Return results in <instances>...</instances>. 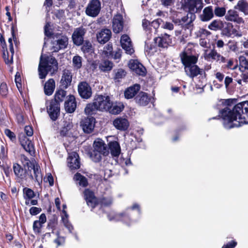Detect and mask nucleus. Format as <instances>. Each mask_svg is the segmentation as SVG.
Returning <instances> with one entry per match:
<instances>
[{"mask_svg":"<svg viewBox=\"0 0 248 248\" xmlns=\"http://www.w3.org/2000/svg\"><path fill=\"white\" fill-rule=\"evenodd\" d=\"M220 112L224 120L223 125L226 129L248 124V101L238 103L232 109L226 107Z\"/></svg>","mask_w":248,"mask_h":248,"instance_id":"nucleus-1","label":"nucleus"},{"mask_svg":"<svg viewBox=\"0 0 248 248\" xmlns=\"http://www.w3.org/2000/svg\"><path fill=\"white\" fill-rule=\"evenodd\" d=\"M23 158L25 161L23 164L24 168L18 163H13V170L16 182L22 183L24 181L34 180L37 182H42L43 176L39 164L31 162L24 155Z\"/></svg>","mask_w":248,"mask_h":248,"instance_id":"nucleus-2","label":"nucleus"},{"mask_svg":"<svg viewBox=\"0 0 248 248\" xmlns=\"http://www.w3.org/2000/svg\"><path fill=\"white\" fill-rule=\"evenodd\" d=\"M52 68L54 71L58 69V63L56 58L52 56L43 57L42 55L38 66L39 78H45Z\"/></svg>","mask_w":248,"mask_h":248,"instance_id":"nucleus-3","label":"nucleus"},{"mask_svg":"<svg viewBox=\"0 0 248 248\" xmlns=\"http://www.w3.org/2000/svg\"><path fill=\"white\" fill-rule=\"evenodd\" d=\"M181 8L191 15L189 23L196 18L195 13H200L203 6L202 0H182Z\"/></svg>","mask_w":248,"mask_h":248,"instance_id":"nucleus-4","label":"nucleus"},{"mask_svg":"<svg viewBox=\"0 0 248 248\" xmlns=\"http://www.w3.org/2000/svg\"><path fill=\"white\" fill-rule=\"evenodd\" d=\"M220 31L221 36L225 38L240 37L242 36L239 25H233L225 21H223Z\"/></svg>","mask_w":248,"mask_h":248,"instance_id":"nucleus-5","label":"nucleus"},{"mask_svg":"<svg viewBox=\"0 0 248 248\" xmlns=\"http://www.w3.org/2000/svg\"><path fill=\"white\" fill-rule=\"evenodd\" d=\"M52 44L53 45V52H58L61 49H65L67 47L68 38L62 32H56L54 35Z\"/></svg>","mask_w":248,"mask_h":248,"instance_id":"nucleus-6","label":"nucleus"},{"mask_svg":"<svg viewBox=\"0 0 248 248\" xmlns=\"http://www.w3.org/2000/svg\"><path fill=\"white\" fill-rule=\"evenodd\" d=\"M184 70L186 75L191 78H194L198 75L201 76L202 78H206L207 74L205 70L200 68L196 64L185 68Z\"/></svg>","mask_w":248,"mask_h":248,"instance_id":"nucleus-7","label":"nucleus"},{"mask_svg":"<svg viewBox=\"0 0 248 248\" xmlns=\"http://www.w3.org/2000/svg\"><path fill=\"white\" fill-rule=\"evenodd\" d=\"M179 57L181 62L184 66V68L188 67V66L191 65L196 64L198 61V56L189 54L185 50L180 54Z\"/></svg>","mask_w":248,"mask_h":248,"instance_id":"nucleus-8","label":"nucleus"},{"mask_svg":"<svg viewBox=\"0 0 248 248\" xmlns=\"http://www.w3.org/2000/svg\"><path fill=\"white\" fill-rule=\"evenodd\" d=\"M78 91L81 98L84 99L90 98L93 94L92 88L86 81H81L78 83Z\"/></svg>","mask_w":248,"mask_h":248,"instance_id":"nucleus-9","label":"nucleus"},{"mask_svg":"<svg viewBox=\"0 0 248 248\" xmlns=\"http://www.w3.org/2000/svg\"><path fill=\"white\" fill-rule=\"evenodd\" d=\"M101 3L99 0H91L86 9V14L91 17H95L99 13Z\"/></svg>","mask_w":248,"mask_h":248,"instance_id":"nucleus-10","label":"nucleus"},{"mask_svg":"<svg viewBox=\"0 0 248 248\" xmlns=\"http://www.w3.org/2000/svg\"><path fill=\"white\" fill-rule=\"evenodd\" d=\"M95 123L96 120L93 117H86L81 120L80 125L85 133L90 134L94 130Z\"/></svg>","mask_w":248,"mask_h":248,"instance_id":"nucleus-11","label":"nucleus"},{"mask_svg":"<svg viewBox=\"0 0 248 248\" xmlns=\"http://www.w3.org/2000/svg\"><path fill=\"white\" fill-rule=\"evenodd\" d=\"M86 32V30L83 26L76 28L72 35L73 43L78 46L81 45L84 42V37Z\"/></svg>","mask_w":248,"mask_h":248,"instance_id":"nucleus-12","label":"nucleus"},{"mask_svg":"<svg viewBox=\"0 0 248 248\" xmlns=\"http://www.w3.org/2000/svg\"><path fill=\"white\" fill-rule=\"evenodd\" d=\"M47 112L52 121H56L60 116V104L50 101V104L46 107Z\"/></svg>","mask_w":248,"mask_h":248,"instance_id":"nucleus-13","label":"nucleus"},{"mask_svg":"<svg viewBox=\"0 0 248 248\" xmlns=\"http://www.w3.org/2000/svg\"><path fill=\"white\" fill-rule=\"evenodd\" d=\"M98 107L99 108V110H106L107 111L110 106L111 103V100L109 96L103 95H97L95 96L94 99Z\"/></svg>","mask_w":248,"mask_h":248,"instance_id":"nucleus-14","label":"nucleus"},{"mask_svg":"<svg viewBox=\"0 0 248 248\" xmlns=\"http://www.w3.org/2000/svg\"><path fill=\"white\" fill-rule=\"evenodd\" d=\"M128 65L129 68L137 75L143 77L146 75V68L137 60H131Z\"/></svg>","mask_w":248,"mask_h":248,"instance_id":"nucleus-15","label":"nucleus"},{"mask_svg":"<svg viewBox=\"0 0 248 248\" xmlns=\"http://www.w3.org/2000/svg\"><path fill=\"white\" fill-rule=\"evenodd\" d=\"M83 194L84 199L88 206L94 209L98 205L97 198L93 190L89 188H86L83 191Z\"/></svg>","mask_w":248,"mask_h":248,"instance_id":"nucleus-16","label":"nucleus"},{"mask_svg":"<svg viewBox=\"0 0 248 248\" xmlns=\"http://www.w3.org/2000/svg\"><path fill=\"white\" fill-rule=\"evenodd\" d=\"M225 18L228 21L233 22L235 25H239L240 27L241 24L243 25L245 23L244 19L240 17L238 12L234 10H228Z\"/></svg>","mask_w":248,"mask_h":248,"instance_id":"nucleus-17","label":"nucleus"},{"mask_svg":"<svg viewBox=\"0 0 248 248\" xmlns=\"http://www.w3.org/2000/svg\"><path fill=\"white\" fill-rule=\"evenodd\" d=\"M68 166L71 170H78L80 167V158L78 154L73 152L69 154L67 158Z\"/></svg>","mask_w":248,"mask_h":248,"instance_id":"nucleus-18","label":"nucleus"},{"mask_svg":"<svg viewBox=\"0 0 248 248\" xmlns=\"http://www.w3.org/2000/svg\"><path fill=\"white\" fill-rule=\"evenodd\" d=\"M72 77V72L70 70L64 69L60 80L61 87L64 89H67L71 85Z\"/></svg>","mask_w":248,"mask_h":248,"instance_id":"nucleus-19","label":"nucleus"},{"mask_svg":"<svg viewBox=\"0 0 248 248\" xmlns=\"http://www.w3.org/2000/svg\"><path fill=\"white\" fill-rule=\"evenodd\" d=\"M93 149L103 154V156H108L109 154V151L107 145L105 143L104 141L101 139H97L93 141Z\"/></svg>","mask_w":248,"mask_h":248,"instance_id":"nucleus-20","label":"nucleus"},{"mask_svg":"<svg viewBox=\"0 0 248 248\" xmlns=\"http://www.w3.org/2000/svg\"><path fill=\"white\" fill-rule=\"evenodd\" d=\"M120 42L122 47L125 50L126 54L131 55L134 52V50L132 46V42L128 35L123 34L122 35Z\"/></svg>","mask_w":248,"mask_h":248,"instance_id":"nucleus-21","label":"nucleus"},{"mask_svg":"<svg viewBox=\"0 0 248 248\" xmlns=\"http://www.w3.org/2000/svg\"><path fill=\"white\" fill-rule=\"evenodd\" d=\"M135 102L140 106H146L151 101V97L145 92L141 91L134 98Z\"/></svg>","mask_w":248,"mask_h":248,"instance_id":"nucleus-22","label":"nucleus"},{"mask_svg":"<svg viewBox=\"0 0 248 248\" xmlns=\"http://www.w3.org/2000/svg\"><path fill=\"white\" fill-rule=\"evenodd\" d=\"M77 106V102L74 95L70 94L64 102V108L67 113H72L75 112Z\"/></svg>","mask_w":248,"mask_h":248,"instance_id":"nucleus-23","label":"nucleus"},{"mask_svg":"<svg viewBox=\"0 0 248 248\" xmlns=\"http://www.w3.org/2000/svg\"><path fill=\"white\" fill-rule=\"evenodd\" d=\"M176 128L175 130V135L172 138V141L176 142L179 139L180 134L186 131L187 129V125L184 121L180 119H177L175 121Z\"/></svg>","mask_w":248,"mask_h":248,"instance_id":"nucleus-24","label":"nucleus"},{"mask_svg":"<svg viewBox=\"0 0 248 248\" xmlns=\"http://www.w3.org/2000/svg\"><path fill=\"white\" fill-rule=\"evenodd\" d=\"M114 126L120 131H126L129 126L128 120L125 118L119 117L115 119L113 121Z\"/></svg>","mask_w":248,"mask_h":248,"instance_id":"nucleus-25","label":"nucleus"},{"mask_svg":"<svg viewBox=\"0 0 248 248\" xmlns=\"http://www.w3.org/2000/svg\"><path fill=\"white\" fill-rule=\"evenodd\" d=\"M123 28L124 21L123 16L120 14H117L113 18V31L115 33H118L123 31Z\"/></svg>","mask_w":248,"mask_h":248,"instance_id":"nucleus-26","label":"nucleus"},{"mask_svg":"<svg viewBox=\"0 0 248 248\" xmlns=\"http://www.w3.org/2000/svg\"><path fill=\"white\" fill-rule=\"evenodd\" d=\"M119 216V221L122 222L128 227L131 226L134 222V220L131 217V211L128 210L120 213Z\"/></svg>","mask_w":248,"mask_h":248,"instance_id":"nucleus-27","label":"nucleus"},{"mask_svg":"<svg viewBox=\"0 0 248 248\" xmlns=\"http://www.w3.org/2000/svg\"><path fill=\"white\" fill-rule=\"evenodd\" d=\"M140 89V85L137 83L127 88L124 92V97L127 99L135 97Z\"/></svg>","mask_w":248,"mask_h":248,"instance_id":"nucleus-28","label":"nucleus"},{"mask_svg":"<svg viewBox=\"0 0 248 248\" xmlns=\"http://www.w3.org/2000/svg\"><path fill=\"white\" fill-rule=\"evenodd\" d=\"M111 31L108 29H102L96 35L97 41L101 44H104L109 41L111 37Z\"/></svg>","mask_w":248,"mask_h":248,"instance_id":"nucleus-29","label":"nucleus"},{"mask_svg":"<svg viewBox=\"0 0 248 248\" xmlns=\"http://www.w3.org/2000/svg\"><path fill=\"white\" fill-rule=\"evenodd\" d=\"M154 41L159 47L165 48L167 47L171 44V39L170 35L165 33L164 35L162 34L161 36L155 38Z\"/></svg>","mask_w":248,"mask_h":248,"instance_id":"nucleus-30","label":"nucleus"},{"mask_svg":"<svg viewBox=\"0 0 248 248\" xmlns=\"http://www.w3.org/2000/svg\"><path fill=\"white\" fill-rule=\"evenodd\" d=\"M10 107L16 115L17 123L24 124V118L21 108L18 106H15L12 102H10Z\"/></svg>","mask_w":248,"mask_h":248,"instance_id":"nucleus-31","label":"nucleus"},{"mask_svg":"<svg viewBox=\"0 0 248 248\" xmlns=\"http://www.w3.org/2000/svg\"><path fill=\"white\" fill-rule=\"evenodd\" d=\"M214 17V12L212 6H209L205 7L202 11V14L200 15L199 18L202 21L207 22Z\"/></svg>","mask_w":248,"mask_h":248,"instance_id":"nucleus-32","label":"nucleus"},{"mask_svg":"<svg viewBox=\"0 0 248 248\" xmlns=\"http://www.w3.org/2000/svg\"><path fill=\"white\" fill-rule=\"evenodd\" d=\"M108 107L109 108L107 111L112 114L116 115L120 114L124 110V106L122 102L113 103L111 101Z\"/></svg>","mask_w":248,"mask_h":248,"instance_id":"nucleus-33","label":"nucleus"},{"mask_svg":"<svg viewBox=\"0 0 248 248\" xmlns=\"http://www.w3.org/2000/svg\"><path fill=\"white\" fill-rule=\"evenodd\" d=\"M108 151L113 157H118L121 153V148L119 143L116 141H110L108 144Z\"/></svg>","mask_w":248,"mask_h":248,"instance_id":"nucleus-34","label":"nucleus"},{"mask_svg":"<svg viewBox=\"0 0 248 248\" xmlns=\"http://www.w3.org/2000/svg\"><path fill=\"white\" fill-rule=\"evenodd\" d=\"M55 81L53 78H49L45 84L44 93L47 96L52 94L55 89Z\"/></svg>","mask_w":248,"mask_h":248,"instance_id":"nucleus-35","label":"nucleus"},{"mask_svg":"<svg viewBox=\"0 0 248 248\" xmlns=\"http://www.w3.org/2000/svg\"><path fill=\"white\" fill-rule=\"evenodd\" d=\"M66 95V91L64 90V89L62 88L60 89H57L55 93L54 98L50 101L58 104H60L64 100Z\"/></svg>","mask_w":248,"mask_h":248,"instance_id":"nucleus-36","label":"nucleus"},{"mask_svg":"<svg viewBox=\"0 0 248 248\" xmlns=\"http://www.w3.org/2000/svg\"><path fill=\"white\" fill-rule=\"evenodd\" d=\"M99 108L96 104L95 101L93 102L88 103L85 108L84 113L86 115L90 116L95 114Z\"/></svg>","mask_w":248,"mask_h":248,"instance_id":"nucleus-37","label":"nucleus"},{"mask_svg":"<svg viewBox=\"0 0 248 248\" xmlns=\"http://www.w3.org/2000/svg\"><path fill=\"white\" fill-rule=\"evenodd\" d=\"M73 127V124L71 121H64L63 126L60 131V135L62 137H66L69 134V131Z\"/></svg>","mask_w":248,"mask_h":248,"instance_id":"nucleus-38","label":"nucleus"},{"mask_svg":"<svg viewBox=\"0 0 248 248\" xmlns=\"http://www.w3.org/2000/svg\"><path fill=\"white\" fill-rule=\"evenodd\" d=\"M58 226V218L56 215H54L52 217L49 219L47 222L46 229L51 230V232L54 233L55 231L57 230Z\"/></svg>","mask_w":248,"mask_h":248,"instance_id":"nucleus-39","label":"nucleus"},{"mask_svg":"<svg viewBox=\"0 0 248 248\" xmlns=\"http://www.w3.org/2000/svg\"><path fill=\"white\" fill-rule=\"evenodd\" d=\"M22 146L24 150L28 152L31 155L34 154V148L31 141L29 140L28 138H25V140L21 141Z\"/></svg>","mask_w":248,"mask_h":248,"instance_id":"nucleus-40","label":"nucleus"},{"mask_svg":"<svg viewBox=\"0 0 248 248\" xmlns=\"http://www.w3.org/2000/svg\"><path fill=\"white\" fill-rule=\"evenodd\" d=\"M114 66L113 63L108 60L103 61L99 64V69L103 72H108L110 71Z\"/></svg>","mask_w":248,"mask_h":248,"instance_id":"nucleus-41","label":"nucleus"},{"mask_svg":"<svg viewBox=\"0 0 248 248\" xmlns=\"http://www.w3.org/2000/svg\"><path fill=\"white\" fill-rule=\"evenodd\" d=\"M3 54L2 57L4 59V61L6 64H11L13 63V56L14 54V49H13V53L9 49L7 50V48L2 49Z\"/></svg>","mask_w":248,"mask_h":248,"instance_id":"nucleus-42","label":"nucleus"},{"mask_svg":"<svg viewBox=\"0 0 248 248\" xmlns=\"http://www.w3.org/2000/svg\"><path fill=\"white\" fill-rule=\"evenodd\" d=\"M24 198L26 199L25 204L28 205L29 204V200H31L35 196V193L31 188L25 187L23 189Z\"/></svg>","mask_w":248,"mask_h":248,"instance_id":"nucleus-43","label":"nucleus"},{"mask_svg":"<svg viewBox=\"0 0 248 248\" xmlns=\"http://www.w3.org/2000/svg\"><path fill=\"white\" fill-rule=\"evenodd\" d=\"M235 8L243 12L245 15H248V3L246 0H240L238 1Z\"/></svg>","mask_w":248,"mask_h":248,"instance_id":"nucleus-44","label":"nucleus"},{"mask_svg":"<svg viewBox=\"0 0 248 248\" xmlns=\"http://www.w3.org/2000/svg\"><path fill=\"white\" fill-rule=\"evenodd\" d=\"M223 21L220 19H215L209 24L208 28L214 31H220Z\"/></svg>","mask_w":248,"mask_h":248,"instance_id":"nucleus-45","label":"nucleus"},{"mask_svg":"<svg viewBox=\"0 0 248 248\" xmlns=\"http://www.w3.org/2000/svg\"><path fill=\"white\" fill-rule=\"evenodd\" d=\"M75 181H79V185L83 187H86L88 185V180L86 177L79 172H77L74 176Z\"/></svg>","mask_w":248,"mask_h":248,"instance_id":"nucleus-46","label":"nucleus"},{"mask_svg":"<svg viewBox=\"0 0 248 248\" xmlns=\"http://www.w3.org/2000/svg\"><path fill=\"white\" fill-rule=\"evenodd\" d=\"M56 235L57 237L54 240L53 242L56 245V248L63 246L65 243V237L61 235L60 230H57Z\"/></svg>","mask_w":248,"mask_h":248,"instance_id":"nucleus-47","label":"nucleus"},{"mask_svg":"<svg viewBox=\"0 0 248 248\" xmlns=\"http://www.w3.org/2000/svg\"><path fill=\"white\" fill-rule=\"evenodd\" d=\"M90 158L95 163L100 162L102 159L103 154L93 149L89 153Z\"/></svg>","mask_w":248,"mask_h":248,"instance_id":"nucleus-48","label":"nucleus"},{"mask_svg":"<svg viewBox=\"0 0 248 248\" xmlns=\"http://www.w3.org/2000/svg\"><path fill=\"white\" fill-rule=\"evenodd\" d=\"M113 199L111 197H101L97 198L98 205L109 206L112 203Z\"/></svg>","mask_w":248,"mask_h":248,"instance_id":"nucleus-49","label":"nucleus"},{"mask_svg":"<svg viewBox=\"0 0 248 248\" xmlns=\"http://www.w3.org/2000/svg\"><path fill=\"white\" fill-rule=\"evenodd\" d=\"M115 72L113 79L114 80L119 82L120 79L124 78L126 75V72L123 69L119 68L117 70H114Z\"/></svg>","mask_w":248,"mask_h":248,"instance_id":"nucleus-50","label":"nucleus"},{"mask_svg":"<svg viewBox=\"0 0 248 248\" xmlns=\"http://www.w3.org/2000/svg\"><path fill=\"white\" fill-rule=\"evenodd\" d=\"M82 45L81 49L84 54H91L93 52L92 45L89 41H86Z\"/></svg>","mask_w":248,"mask_h":248,"instance_id":"nucleus-51","label":"nucleus"},{"mask_svg":"<svg viewBox=\"0 0 248 248\" xmlns=\"http://www.w3.org/2000/svg\"><path fill=\"white\" fill-rule=\"evenodd\" d=\"M113 47L111 43L108 44L104 47L103 54L108 58H110V56H113Z\"/></svg>","mask_w":248,"mask_h":248,"instance_id":"nucleus-52","label":"nucleus"},{"mask_svg":"<svg viewBox=\"0 0 248 248\" xmlns=\"http://www.w3.org/2000/svg\"><path fill=\"white\" fill-rule=\"evenodd\" d=\"M73 65L76 69H79L82 67V58L79 55L73 57L72 60Z\"/></svg>","mask_w":248,"mask_h":248,"instance_id":"nucleus-53","label":"nucleus"},{"mask_svg":"<svg viewBox=\"0 0 248 248\" xmlns=\"http://www.w3.org/2000/svg\"><path fill=\"white\" fill-rule=\"evenodd\" d=\"M227 45L228 46V48L230 51L236 52L239 50L237 42L235 40H229L227 44Z\"/></svg>","mask_w":248,"mask_h":248,"instance_id":"nucleus-54","label":"nucleus"},{"mask_svg":"<svg viewBox=\"0 0 248 248\" xmlns=\"http://www.w3.org/2000/svg\"><path fill=\"white\" fill-rule=\"evenodd\" d=\"M15 81L17 88L20 93L22 92V87L21 83V78L19 72H17L15 75Z\"/></svg>","mask_w":248,"mask_h":248,"instance_id":"nucleus-55","label":"nucleus"},{"mask_svg":"<svg viewBox=\"0 0 248 248\" xmlns=\"http://www.w3.org/2000/svg\"><path fill=\"white\" fill-rule=\"evenodd\" d=\"M216 16L218 17H222L225 16L226 10L224 7H220L217 6L213 11Z\"/></svg>","mask_w":248,"mask_h":248,"instance_id":"nucleus-56","label":"nucleus"},{"mask_svg":"<svg viewBox=\"0 0 248 248\" xmlns=\"http://www.w3.org/2000/svg\"><path fill=\"white\" fill-rule=\"evenodd\" d=\"M43 224L41 223L38 220L34 221L33 223V230L35 233L39 234L41 232V229Z\"/></svg>","mask_w":248,"mask_h":248,"instance_id":"nucleus-57","label":"nucleus"},{"mask_svg":"<svg viewBox=\"0 0 248 248\" xmlns=\"http://www.w3.org/2000/svg\"><path fill=\"white\" fill-rule=\"evenodd\" d=\"M8 93V89L7 84L3 82L0 85V94L4 97L7 96Z\"/></svg>","mask_w":248,"mask_h":248,"instance_id":"nucleus-58","label":"nucleus"},{"mask_svg":"<svg viewBox=\"0 0 248 248\" xmlns=\"http://www.w3.org/2000/svg\"><path fill=\"white\" fill-rule=\"evenodd\" d=\"M44 33L45 36L49 38H51L53 39L54 37V35H55L56 33L52 32L51 31H50V29L49 28V24L47 23L44 27Z\"/></svg>","mask_w":248,"mask_h":248,"instance_id":"nucleus-59","label":"nucleus"},{"mask_svg":"<svg viewBox=\"0 0 248 248\" xmlns=\"http://www.w3.org/2000/svg\"><path fill=\"white\" fill-rule=\"evenodd\" d=\"M4 134L5 135L8 137L10 140L13 142H15L16 140V134L12 132L9 129H5L4 130Z\"/></svg>","mask_w":248,"mask_h":248,"instance_id":"nucleus-60","label":"nucleus"},{"mask_svg":"<svg viewBox=\"0 0 248 248\" xmlns=\"http://www.w3.org/2000/svg\"><path fill=\"white\" fill-rule=\"evenodd\" d=\"M239 65L244 69L248 68V60L245 56H240L239 57Z\"/></svg>","mask_w":248,"mask_h":248,"instance_id":"nucleus-61","label":"nucleus"},{"mask_svg":"<svg viewBox=\"0 0 248 248\" xmlns=\"http://www.w3.org/2000/svg\"><path fill=\"white\" fill-rule=\"evenodd\" d=\"M15 24H12L11 27V33L12 35L13 40L14 41L15 43L16 44L17 43V38L16 36V32L17 31V28L16 27V20L15 19Z\"/></svg>","mask_w":248,"mask_h":248,"instance_id":"nucleus-62","label":"nucleus"},{"mask_svg":"<svg viewBox=\"0 0 248 248\" xmlns=\"http://www.w3.org/2000/svg\"><path fill=\"white\" fill-rule=\"evenodd\" d=\"M207 57L209 58H212L215 60L219 61L220 55L215 50H212L208 54Z\"/></svg>","mask_w":248,"mask_h":248,"instance_id":"nucleus-63","label":"nucleus"},{"mask_svg":"<svg viewBox=\"0 0 248 248\" xmlns=\"http://www.w3.org/2000/svg\"><path fill=\"white\" fill-rule=\"evenodd\" d=\"M237 245V242L235 240H232L231 241L228 242L226 244H224L222 247V248H234Z\"/></svg>","mask_w":248,"mask_h":248,"instance_id":"nucleus-64","label":"nucleus"}]
</instances>
